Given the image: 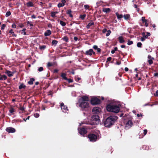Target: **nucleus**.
I'll use <instances>...</instances> for the list:
<instances>
[{"mask_svg": "<svg viewBox=\"0 0 158 158\" xmlns=\"http://www.w3.org/2000/svg\"><path fill=\"white\" fill-rule=\"evenodd\" d=\"M108 111L112 112L115 113L116 114H118V115H120V117L123 116V113H122L121 111L120 112V109H106Z\"/></svg>", "mask_w": 158, "mask_h": 158, "instance_id": "423d86ee", "label": "nucleus"}, {"mask_svg": "<svg viewBox=\"0 0 158 158\" xmlns=\"http://www.w3.org/2000/svg\"><path fill=\"white\" fill-rule=\"evenodd\" d=\"M66 74L65 73H62L61 74V76L65 80L67 79V77H66Z\"/></svg>", "mask_w": 158, "mask_h": 158, "instance_id": "cd10ccee", "label": "nucleus"}, {"mask_svg": "<svg viewBox=\"0 0 158 158\" xmlns=\"http://www.w3.org/2000/svg\"><path fill=\"white\" fill-rule=\"evenodd\" d=\"M51 16L53 18H54L56 16V14L54 12H52L51 13Z\"/></svg>", "mask_w": 158, "mask_h": 158, "instance_id": "58836bf2", "label": "nucleus"}, {"mask_svg": "<svg viewBox=\"0 0 158 158\" xmlns=\"http://www.w3.org/2000/svg\"><path fill=\"white\" fill-rule=\"evenodd\" d=\"M88 137L90 141L94 142L97 141L98 137L97 135L93 133H90L88 135Z\"/></svg>", "mask_w": 158, "mask_h": 158, "instance_id": "39448f33", "label": "nucleus"}, {"mask_svg": "<svg viewBox=\"0 0 158 158\" xmlns=\"http://www.w3.org/2000/svg\"><path fill=\"white\" fill-rule=\"evenodd\" d=\"M93 48L94 49L96 50L98 48V46L96 45H94Z\"/></svg>", "mask_w": 158, "mask_h": 158, "instance_id": "864d4df0", "label": "nucleus"}, {"mask_svg": "<svg viewBox=\"0 0 158 158\" xmlns=\"http://www.w3.org/2000/svg\"><path fill=\"white\" fill-rule=\"evenodd\" d=\"M94 25V23H89L86 26V27L87 29H89L90 27Z\"/></svg>", "mask_w": 158, "mask_h": 158, "instance_id": "c85d7f7f", "label": "nucleus"}, {"mask_svg": "<svg viewBox=\"0 0 158 158\" xmlns=\"http://www.w3.org/2000/svg\"><path fill=\"white\" fill-rule=\"evenodd\" d=\"M69 83L72 82L73 81V80L71 79H68L67 78V79L66 80Z\"/></svg>", "mask_w": 158, "mask_h": 158, "instance_id": "37998d69", "label": "nucleus"}, {"mask_svg": "<svg viewBox=\"0 0 158 158\" xmlns=\"http://www.w3.org/2000/svg\"><path fill=\"white\" fill-rule=\"evenodd\" d=\"M26 5L28 7H32L34 6V4L32 2L29 1L26 3Z\"/></svg>", "mask_w": 158, "mask_h": 158, "instance_id": "4be33fe9", "label": "nucleus"}, {"mask_svg": "<svg viewBox=\"0 0 158 158\" xmlns=\"http://www.w3.org/2000/svg\"><path fill=\"white\" fill-rule=\"evenodd\" d=\"M148 58L149 59L154 60V59L153 57H152L151 55H148Z\"/></svg>", "mask_w": 158, "mask_h": 158, "instance_id": "8fccbe9b", "label": "nucleus"}, {"mask_svg": "<svg viewBox=\"0 0 158 158\" xmlns=\"http://www.w3.org/2000/svg\"><path fill=\"white\" fill-rule=\"evenodd\" d=\"M86 16V15L85 14L81 15H80L79 18L83 20L84 19Z\"/></svg>", "mask_w": 158, "mask_h": 158, "instance_id": "2f4dec72", "label": "nucleus"}, {"mask_svg": "<svg viewBox=\"0 0 158 158\" xmlns=\"http://www.w3.org/2000/svg\"><path fill=\"white\" fill-rule=\"evenodd\" d=\"M16 26L15 24H13L12 25V27L15 28H16Z\"/></svg>", "mask_w": 158, "mask_h": 158, "instance_id": "4d7b16f0", "label": "nucleus"}, {"mask_svg": "<svg viewBox=\"0 0 158 158\" xmlns=\"http://www.w3.org/2000/svg\"><path fill=\"white\" fill-rule=\"evenodd\" d=\"M152 60V59H149L148 60V63L150 65H151L153 64V61L152 60Z\"/></svg>", "mask_w": 158, "mask_h": 158, "instance_id": "4c0bfd02", "label": "nucleus"}, {"mask_svg": "<svg viewBox=\"0 0 158 158\" xmlns=\"http://www.w3.org/2000/svg\"><path fill=\"white\" fill-rule=\"evenodd\" d=\"M102 11L107 13L110 12V10L109 8H104L103 9Z\"/></svg>", "mask_w": 158, "mask_h": 158, "instance_id": "5701e85b", "label": "nucleus"}, {"mask_svg": "<svg viewBox=\"0 0 158 158\" xmlns=\"http://www.w3.org/2000/svg\"><path fill=\"white\" fill-rule=\"evenodd\" d=\"M133 44V42L132 41H131L130 40H128L127 42V44L128 45H131L132 44Z\"/></svg>", "mask_w": 158, "mask_h": 158, "instance_id": "c03bdc74", "label": "nucleus"}, {"mask_svg": "<svg viewBox=\"0 0 158 158\" xmlns=\"http://www.w3.org/2000/svg\"><path fill=\"white\" fill-rule=\"evenodd\" d=\"M54 63H51L50 62H48L47 64V66L48 67H50L52 66H53L54 65Z\"/></svg>", "mask_w": 158, "mask_h": 158, "instance_id": "f704fd0d", "label": "nucleus"}, {"mask_svg": "<svg viewBox=\"0 0 158 158\" xmlns=\"http://www.w3.org/2000/svg\"><path fill=\"white\" fill-rule=\"evenodd\" d=\"M51 34V32L50 30H47L44 33V35L45 36H49Z\"/></svg>", "mask_w": 158, "mask_h": 158, "instance_id": "f3484780", "label": "nucleus"}, {"mask_svg": "<svg viewBox=\"0 0 158 158\" xmlns=\"http://www.w3.org/2000/svg\"><path fill=\"white\" fill-rule=\"evenodd\" d=\"M112 59V58L110 57H109L107 58V60L106 62H107L108 61H110Z\"/></svg>", "mask_w": 158, "mask_h": 158, "instance_id": "5fc2aeb1", "label": "nucleus"}, {"mask_svg": "<svg viewBox=\"0 0 158 158\" xmlns=\"http://www.w3.org/2000/svg\"><path fill=\"white\" fill-rule=\"evenodd\" d=\"M74 40L75 41H77L78 40V38L77 37L74 36Z\"/></svg>", "mask_w": 158, "mask_h": 158, "instance_id": "69168bd1", "label": "nucleus"}, {"mask_svg": "<svg viewBox=\"0 0 158 158\" xmlns=\"http://www.w3.org/2000/svg\"><path fill=\"white\" fill-rule=\"evenodd\" d=\"M141 20L143 23H145L144 26H145L146 27H148V20L147 19H145V17H142Z\"/></svg>", "mask_w": 158, "mask_h": 158, "instance_id": "f8f14e48", "label": "nucleus"}, {"mask_svg": "<svg viewBox=\"0 0 158 158\" xmlns=\"http://www.w3.org/2000/svg\"><path fill=\"white\" fill-rule=\"evenodd\" d=\"M58 70L57 69H55L54 70V73H57L58 72Z\"/></svg>", "mask_w": 158, "mask_h": 158, "instance_id": "774afa93", "label": "nucleus"}, {"mask_svg": "<svg viewBox=\"0 0 158 158\" xmlns=\"http://www.w3.org/2000/svg\"><path fill=\"white\" fill-rule=\"evenodd\" d=\"M6 130L8 133H14L16 131L15 129L12 127H7Z\"/></svg>", "mask_w": 158, "mask_h": 158, "instance_id": "9d476101", "label": "nucleus"}, {"mask_svg": "<svg viewBox=\"0 0 158 158\" xmlns=\"http://www.w3.org/2000/svg\"><path fill=\"white\" fill-rule=\"evenodd\" d=\"M35 80L34 78H31L30 81L28 82V83L30 85H32L33 84V81Z\"/></svg>", "mask_w": 158, "mask_h": 158, "instance_id": "393cba45", "label": "nucleus"}, {"mask_svg": "<svg viewBox=\"0 0 158 158\" xmlns=\"http://www.w3.org/2000/svg\"><path fill=\"white\" fill-rule=\"evenodd\" d=\"M145 39L144 38L142 37H141L140 40L141 41H143L145 40Z\"/></svg>", "mask_w": 158, "mask_h": 158, "instance_id": "052dcab7", "label": "nucleus"}, {"mask_svg": "<svg viewBox=\"0 0 158 158\" xmlns=\"http://www.w3.org/2000/svg\"><path fill=\"white\" fill-rule=\"evenodd\" d=\"M134 7L135 8H136V10H137L138 12L139 11V8H138L137 7H138V6L137 5H136V4H134Z\"/></svg>", "mask_w": 158, "mask_h": 158, "instance_id": "3c124183", "label": "nucleus"}, {"mask_svg": "<svg viewBox=\"0 0 158 158\" xmlns=\"http://www.w3.org/2000/svg\"><path fill=\"white\" fill-rule=\"evenodd\" d=\"M158 77V73H156L154 74V77Z\"/></svg>", "mask_w": 158, "mask_h": 158, "instance_id": "0e129e2a", "label": "nucleus"}, {"mask_svg": "<svg viewBox=\"0 0 158 158\" xmlns=\"http://www.w3.org/2000/svg\"><path fill=\"white\" fill-rule=\"evenodd\" d=\"M62 39L66 42H67L69 40V38L66 36H65Z\"/></svg>", "mask_w": 158, "mask_h": 158, "instance_id": "c9c22d12", "label": "nucleus"}, {"mask_svg": "<svg viewBox=\"0 0 158 158\" xmlns=\"http://www.w3.org/2000/svg\"><path fill=\"white\" fill-rule=\"evenodd\" d=\"M118 119V117L117 116H110L104 121V126L106 127H110L117 122Z\"/></svg>", "mask_w": 158, "mask_h": 158, "instance_id": "7ed1b4c3", "label": "nucleus"}, {"mask_svg": "<svg viewBox=\"0 0 158 158\" xmlns=\"http://www.w3.org/2000/svg\"><path fill=\"white\" fill-rule=\"evenodd\" d=\"M11 14V13L10 12V11L9 10L6 13V17H8L9 16H10Z\"/></svg>", "mask_w": 158, "mask_h": 158, "instance_id": "e433bc0d", "label": "nucleus"}, {"mask_svg": "<svg viewBox=\"0 0 158 158\" xmlns=\"http://www.w3.org/2000/svg\"><path fill=\"white\" fill-rule=\"evenodd\" d=\"M151 34L150 33L148 32H147V35H145V33L144 32H143L142 33V35L143 36V37L145 39H147L148 36H149Z\"/></svg>", "mask_w": 158, "mask_h": 158, "instance_id": "2eb2a0df", "label": "nucleus"}, {"mask_svg": "<svg viewBox=\"0 0 158 158\" xmlns=\"http://www.w3.org/2000/svg\"><path fill=\"white\" fill-rule=\"evenodd\" d=\"M147 129H145L143 131V134L144 135H145L147 133Z\"/></svg>", "mask_w": 158, "mask_h": 158, "instance_id": "6e6d98bb", "label": "nucleus"}, {"mask_svg": "<svg viewBox=\"0 0 158 158\" xmlns=\"http://www.w3.org/2000/svg\"><path fill=\"white\" fill-rule=\"evenodd\" d=\"M48 27H52V25L51 23H49L48 24Z\"/></svg>", "mask_w": 158, "mask_h": 158, "instance_id": "338daca9", "label": "nucleus"}, {"mask_svg": "<svg viewBox=\"0 0 158 158\" xmlns=\"http://www.w3.org/2000/svg\"><path fill=\"white\" fill-rule=\"evenodd\" d=\"M111 33V31L110 30H108L107 31V33L106 34V36H108L110 35V34Z\"/></svg>", "mask_w": 158, "mask_h": 158, "instance_id": "ea45409f", "label": "nucleus"}, {"mask_svg": "<svg viewBox=\"0 0 158 158\" xmlns=\"http://www.w3.org/2000/svg\"><path fill=\"white\" fill-rule=\"evenodd\" d=\"M133 125V123L132 121L129 120L126 123L125 127H131Z\"/></svg>", "mask_w": 158, "mask_h": 158, "instance_id": "ddd939ff", "label": "nucleus"}, {"mask_svg": "<svg viewBox=\"0 0 158 158\" xmlns=\"http://www.w3.org/2000/svg\"><path fill=\"white\" fill-rule=\"evenodd\" d=\"M71 12L72 11L71 10H69L67 11L66 13L67 14L69 15L70 17L72 18L73 17V15L71 14Z\"/></svg>", "mask_w": 158, "mask_h": 158, "instance_id": "a878e982", "label": "nucleus"}, {"mask_svg": "<svg viewBox=\"0 0 158 158\" xmlns=\"http://www.w3.org/2000/svg\"><path fill=\"white\" fill-rule=\"evenodd\" d=\"M154 95L155 96H158V90H157Z\"/></svg>", "mask_w": 158, "mask_h": 158, "instance_id": "13d9d810", "label": "nucleus"}, {"mask_svg": "<svg viewBox=\"0 0 158 158\" xmlns=\"http://www.w3.org/2000/svg\"><path fill=\"white\" fill-rule=\"evenodd\" d=\"M152 0H144L147 4H151Z\"/></svg>", "mask_w": 158, "mask_h": 158, "instance_id": "a19ab883", "label": "nucleus"}, {"mask_svg": "<svg viewBox=\"0 0 158 158\" xmlns=\"http://www.w3.org/2000/svg\"><path fill=\"white\" fill-rule=\"evenodd\" d=\"M101 109H92V112L94 114H95L92 116L91 118V122L90 124L91 125H98L100 122L99 117L98 114L101 112Z\"/></svg>", "mask_w": 158, "mask_h": 158, "instance_id": "f03ea898", "label": "nucleus"}, {"mask_svg": "<svg viewBox=\"0 0 158 158\" xmlns=\"http://www.w3.org/2000/svg\"><path fill=\"white\" fill-rule=\"evenodd\" d=\"M19 26L21 28H22L24 27V25L23 23L20 24L19 25Z\"/></svg>", "mask_w": 158, "mask_h": 158, "instance_id": "bf43d9fd", "label": "nucleus"}, {"mask_svg": "<svg viewBox=\"0 0 158 158\" xmlns=\"http://www.w3.org/2000/svg\"><path fill=\"white\" fill-rule=\"evenodd\" d=\"M79 106L82 108H87L89 107V104L87 102H80Z\"/></svg>", "mask_w": 158, "mask_h": 158, "instance_id": "0eeeda50", "label": "nucleus"}, {"mask_svg": "<svg viewBox=\"0 0 158 158\" xmlns=\"http://www.w3.org/2000/svg\"><path fill=\"white\" fill-rule=\"evenodd\" d=\"M121 62L120 61H117L116 62V64L117 65H119L121 64Z\"/></svg>", "mask_w": 158, "mask_h": 158, "instance_id": "e2e57ef3", "label": "nucleus"}, {"mask_svg": "<svg viewBox=\"0 0 158 158\" xmlns=\"http://www.w3.org/2000/svg\"><path fill=\"white\" fill-rule=\"evenodd\" d=\"M9 33L11 34L13 36L16 37L17 36V35L16 34H15L14 32L13 31L12 29H11L10 30Z\"/></svg>", "mask_w": 158, "mask_h": 158, "instance_id": "7c9ffc66", "label": "nucleus"}, {"mask_svg": "<svg viewBox=\"0 0 158 158\" xmlns=\"http://www.w3.org/2000/svg\"><path fill=\"white\" fill-rule=\"evenodd\" d=\"M46 46L45 45L40 46L39 48L40 50H44L46 48Z\"/></svg>", "mask_w": 158, "mask_h": 158, "instance_id": "c756f323", "label": "nucleus"}, {"mask_svg": "<svg viewBox=\"0 0 158 158\" xmlns=\"http://www.w3.org/2000/svg\"><path fill=\"white\" fill-rule=\"evenodd\" d=\"M66 2L65 0H62L61 2L59 3L58 4V7L60 8L61 7L63 6L64 5V4Z\"/></svg>", "mask_w": 158, "mask_h": 158, "instance_id": "4468645a", "label": "nucleus"}, {"mask_svg": "<svg viewBox=\"0 0 158 158\" xmlns=\"http://www.w3.org/2000/svg\"><path fill=\"white\" fill-rule=\"evenodd\" d=\"M115 14L117 17V19H118V20H120L121 18L123 17V15H119L118 12H116L115 13Z\"/></svg>", "mask_w": 158, "mask_h": 158, "instance_id": "6ab92c4d", "label": "nucleus"}, {"mask_svg": "<svg viewBox=\"0 0 158 158\" xmlns=\"http://www.w3.org/2000/svg\"><path fill=\"white\" fill-rule=\"evenodd\" d=\"M123 17H124L125 19L127 21L130 20L131 18L129 14L124 15L123 16Z\"/></svg>", "mask_w": 158, "mask_h": 158, "instance_id": "dca6fc26", "label": "nucleus"}, {"mask_svg": "<svg viewBox=\"0 0 158 158\" xmlns=\"http://www.w3.org/2000/svg\"><path fill=\"white\" fill-rule=\"evenodd\" d=\"M58 43V41L56 40H53L52 41V45H54L55 46H56Z\"/></svg>", "mask_w": 158, "mask_h": 158, "instance_id": "72a5a7b5", "label": "nucleus"}, {"mask_svg": "<svg viewBox=\"0 0 158 158\" xmlns=\"http://www.w3.org/2000/svg\"><path fill=\"white\" fill-rule=\"evenodd\" d=\"M84 7L85 9H88L89 8V6L88 5H84Z\"/></svg>", "mask_w": 158, "mask_h": 158, "instance_id": "603ef678", "label": "nucleus"}, {"mask_svg": "<svg viewBox=\"0 0 158 158\" xmlns=\"http://www.w3.org/2000/svg\"><path fill=\"white\" fill-rule=\"evenodd\" d=\"M97 50V51L98 52H100L101 50V49L99 48H98L96 50Z\"/></svg>", "mask_w": 158, "mask_h": 158, "instance_id": "680f3d73", "label": "nucleus"}, {"mask_svg": "<svg viewBox=\"0 0 158 158\" xmlns=\"http://www.w3.org/2000/svg\"><path fill=\"white\" fill-rule=\"evenodd\" d=\"M89 100V98L87 96H83L81 97V99L79 100V102H86Z\"/></svg>", "mask_w": 158, "mask_h": 158, "instance_id": "9b49d317", "label": "nucleus"}, {"mask_svg": "<svg viewBox=\"0 0 158 158\" xmlns=\"http://www.w3.org/2000/svg\"><path fill=\"white\" fill-rule=\"evenodd\" d=\"M60 106L61 109H67V106L66 105H64L63 102H61L60 104Z\"/></svg>", "mask_w": 158, "mask_h": 158, "instance_id": "b1692460", "label": "nucleus"}, {"mask_svg": "<svg viewBox=\"0 0 158 158\" xmlns=\"http://www.w3.org/2000/svg\"><path fill=\"white\" fill-rule=\"evenodd\" d=\"M119 42L120 43H123L125 42V40L123 39V37L122 36H120L118 38Z\"/></svg>", "mask_w": 158, "mask_h": 158, "instance_id": "aec40b11", "label": "nucleus"}, {"mask_svg": "<svg viewBox=\"0 0 158 158\" xmlns=\"http://www.w3.org/2000/svg\"><path fill=\"white\" fill-rule=\"evenodd\" d=\"M5 73L6 74H7L8 76L9 77H11L13 76V74H14V73H11V72L9 70H6L5 72Z\"/></svg>", "mask_w": 158, "mask_h": 158, "instance_id": "a211bd4d", "label": "nucleus"}, {"mask_svg": "<svg viewBox=\"0 0 158 158\" xmlns=\"http://www.w3.org/2000/svg\"><path fill=\"white\" fill-rule=\"evenodd\" d=\"M34 116L35 118H38L39 116V114L37 113H35L34 114Z\"/></svg>", "mask_w": 158, "mask_h": 158, "instance_id": "09e8293b", "label": "nucleus"}, {"mask_svg": "<svg viewBox=\"0 0 158 158\" xmlns=\"http://www.w3.org/2000/svg\"><path fill=\"white\" fill-rule=\"evenodd\" d=\"M78 131L79 133L84 136V135L86 134L87 132L86 129L84 127L78 128Z\"/></svg>", "mask_w": 158, "mask_h": 158, "instance_id": "6e6552de", "label": "nucleus"}, {"mask_svg": "<svg viewBox=\"0 0 158 158\" xmlns=\"http://www.w3.org/2000/svg\"><path fill=\"white\" fill-rule=\"evenodd\" d=\"M60 24L63 27L65 26L66 25V23L62 20L60 21Z\"/></svg>", "mask_w": 158, "mask_h": 158, "instance_id": "473e14b6", "label": "nucleus"}, {"mask_svg": "<svg viewBox=\"0 0 158 158\" xmlns=\"http://www.w3.org/2000/svg\"><path fill=\"white\" fill-rule=\"evenodd\" d=\"M90 102L92 105H98L101 104L102 102L100 99L96 96H94L91 98Z\"/></svg>", "mask_w": 158, "mask_h": 158, "instance_id": "20e7f679", "label": "nucleus"}, {"mask_svg": "<svg viewBox=\"0 0 158 158\" xmlns=\"http://www.w3.org/2000/svg\"><path fill=\"white\" fill-rule=\"evenodd\" d=\"M43 68L42 67H40L38 69V71L39 72H41L43 70Z\"/></svg>", "mask_w": 158, "mask_h": 158, "instance_id": "de8ad7c7", "label": "nucleus"}, {"mask_svg": "<svg viewBox=\"0 0 158 158\" xmlns=\"http://www.w3.org/2000/svg\"><path fill=\"white\" fill-rule=\"evenodd\" d=\"M15 111V109H10V112L12 114H14L13 113Z\"/></svg>", "mask_w": 158, "mask_h": 158, "instance_id": "49530a36", "label": "nucleus"}, {"mask_svg": "<svg viewBox=\"0 0 158 158\" xmlns=\"http://www.w3.org/2000/svg\"><path fill=\"white\" fill-rule=\"evenodd\" d=\"M84 54L86 55H89L91 56L93 54L94 55H95L94 52L93 51L92 49H90L89 50L87 51L84 53Z\"/></svg>", "mask_w": 158, "mask_h": 158, "instance_id": "1a4fd4ad", "label": "nucleus"}, {"mask_svg": "<svg viewBox=\"0 0 158 158\" xmlns=\"http://www.w3.org/2000/svg\"><path fill=\"white\" fill-rule=\"evenodd\" d=\"M26 87V85L23 84L22 83L19 86V89H25Z\"/></svg>", "mask_w": 158, "mask_h": 158, "instance_id": "bb28decb", "label": "nucleus"}, {"mask_svg": "<svg viewBox=\"0 0 158 158\" xmlns=\"http://www.w3.org/2000/svg\"><path fill=\"white\" fill-rule=\"evenodd\" d=\"M137 46L138 47L141 48L142 46V44L141 42H138L137 44Z\"/></svg>", "mask_w": 158, "mask_h": 158, "instance_id": "79ce46f5", "label": "nucleus"}, {"mask_svg": "<svg viewBox=\"0 0 158 158\" xmlns=\"http://www.w3.org/2000/svg\"><path fill=\"white\" fill-rule=\"evenodd\" d=\"M7 79V77L5 75H1V76H0V80H5Z\"/></svg>", "mask_w": 158, "mask_h": 158, "instance_id": "412c9836", "label": "nucleus"}, {"mask_svg": "<svg viewBox=\"0 0 158 158\" xmlns=\"http://www.w3.org/2000/svg\"><path fill=\"white\" fill-rule=\"evenodd\" d=\"M6 26V25L5 24H3L2 25L1 29L2 30H4L5 29V27Z\"/></svg>", "mask_w": 158, "mask_h": 158, "instance_id": "a18cd8bd", "label": "nucleus"}, {"mask_svg": "<svg viewBox=\"0 0 158 158\" xmlns=\"http://www.w3.org/2000/svg\"><path fill=\"white\" fill-rule=\"evenodd\" d=\"M108 103L106 106V109H126L124 106L125 104H122L120 102L114 100H109L107 101Z\"/></svg>", "mask_w": 158, "mask_h": 158, "instance_id": "f257e3e1", "label": "nucleus"}]
</instances>
